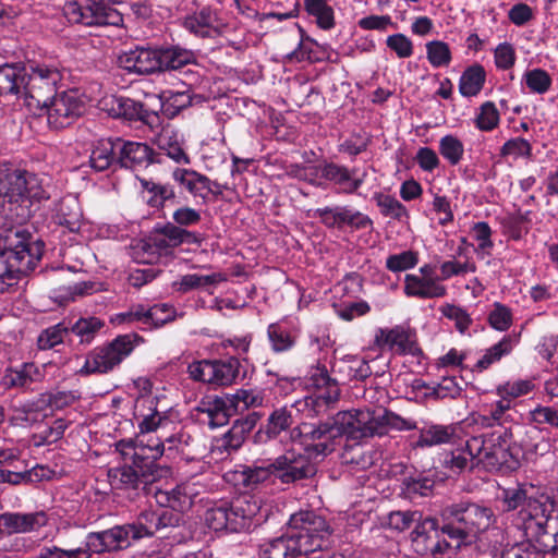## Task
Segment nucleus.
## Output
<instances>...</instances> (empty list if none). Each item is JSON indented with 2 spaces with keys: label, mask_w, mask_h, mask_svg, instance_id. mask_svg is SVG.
Here are the masks:
<instances>
[{
  "label": "nucleus",
  "mask_w": 558,
  "mask_h": 558,
  "mask_svg": "<svg viewBox=\"0 0 558 558\" xmlns=\"http://www.w3.org/2000/svg\"><path fill=\"white\" fill-rule=\"evenodd\" d=\"M116 451L121 454L123 464L108 471L109 483L114 489L124 492H153V483L168 477L171 468L158 463L163 456V444L145 445L137 438L121 439L114 444Z\"/></svg>",
  "instance_id": "f257e3e1"
},
{
  "label": "nucleus",
  "mask_w": 558,
  "mask_h": 558,
  "mask_svg": "<svg viewBox=\"0 0 558 558\" xmlns=\"http://www.w3.org/2000/svg\"><path fill=\"white\" fill-rule=\"evenodd\" d=\"M288 525L296 532L260 544V555L265 558H295L329 548L330 526L325 518L315 511L300 510L291 514Z\"/></svg>",
  "instance_id": "f03ea898"
},
{
  "label": "nucleus",
  "mask_w": 558,
  "mask_h": 558,
  "mask_svg": "<svg viewBox=\"0 0 558 558\" xmlns=\"http://www.w3.org/2000/svg\"><path fill=\"white\" fill-rule=\"evenodd\" d=\"M49 198L36 174L9 163L0 165V217L22 225Z\"/></svg>",
  "instance_id": "7ed1b4c3"
},
{
  "label": "nucleus",
  "mask_w": 558,
  "mask_h": 558,
  "mask_svg": "<svg viewBox=\"0 0 558 558\" xmlns=\"http://www.w3.org/2000/svg\"><path fill=\"white\" fill-rule=\"evenodd\" d=\"M157 518V511H144L140 514L136 523L116 525L105 531L89 533L86 536L84 549L77 548L66 551L56 546L44 547L37 558H49L56 553L60 554L58 558H61V555H66L71 558L80 553H86L92 556L125 549L132 545V542L145 536H151L159 531Z\"/></svg>",
  "instance_id": "20e7f679"
},
{
  "label": "nucleus",
  "mask_w": 558,
  "mask_h": 558,
  "mask_svg": "<svg viewBox=\"0 0 558 558\" xmlns=\"http://www.w3.org/2000/svg\"><path fill=\"white\" fill-rule=\"evenodd\" d=\"M44 248L41 240L20 227L0 233V292L33 270L41 259Z\"/></svg>",
  "instance_id": "39448f33"
},
{
  "label": "nucleus",
  "mask_w": 558,
  "mask_h": 558,
  "mask_svg": "<svg viewBox=\"0 0 558 558\" xmlns=\"http://www.w3.org/2000/svg\"><path fill=\"white\" fill-rule=\"evenodd\" d=\"M296 429L305 444V451L315 457L332 453L343 436L349 440H361L356 410L340 411L327 415L325 420L303 422Z\"/></svg>",
  "instance_id": "423d86ee"
},
{
  "label": "nucleus",
  "mask_w": 558,
  "mask_h": 558,
  "mask_svg": "<svg viewBox=\"0 0 558 558\" xmlns=\"http://www.w3.org/2000/svg\"><path fill=\"white\" fill-rule=\"evenodd\" d=\"M464 450L471 459L477 458L490 472L508 474L521 465V454L513 441V432L500 424L490 432L471 437L466 440Z\"/></svg>",
  "instance_id": "0eeeda50"
},
{
  "label": "nucleus",
  "mask_w": 558,
  "mask_h": 558,
  "mask_svg": "<svg viewBox=\"0 0 558 558\" xmlns=\"http://www.w3.org/2000/svg\"><path fill=\"white\" fill-rule=\"evenodd\" d=\"M495 519L490 507L472 501L452 504L440 511L441 531L454 542V550L471 545L480 533L489 529Z\"/></svg>",
  "instance_id": "6e6552de"
},
{
  "label": "nucleus",
  "mask_w": 558,
  "mask_h": 558,
  "mask_svg": "<svg viewBox=\"0 0 558 558\" xmlns=\"http://www.w3.org/2000/svg\"><path fill=\"white\" fill-rule=\"evenodd\" d=\"M259 510L257 500L244 494L231 500L216 501L207 509L205 522L214 531H250L260 523L257 518Z\"/></svg>",
  "instance_id": "1a4fd4ad"
},
{
  "label": "nucleus",
  "mask_w": 558,
  "mask_h": 558,
  "mask_svg": "<svg viewBox=\"0 0 558 558\" xmlns=\"http://www.w3.org/2000/svg\"><path fill=\"white\" fill-rule=\"evenodd\" d=\"M508 521L529 539L555 535L550 527L551 523L557 522V502L553 496L537 493L524 508L508 517Z\"/></svg>",
  "instance_id": "9d476101"
},
{
  "label": "nucleus",
  "mask_w": 558,
  "mask_h": 558,
  "mask_svg": "<svg viewBox=\"0 0 558 558\" xmlns=\"http://www.w3.org/2000/svg\"><path fill=\"white\" fill-rule=\"evenodd\" d=\"M144 339L136 332L119 335L112 341L98 345L86 355L78 371L82 376L108 374L119 366Z\"/></svg>",
  "instance_id": "9b49d317"
},
{
  "label": "nucleus",
  "mask_w": 558,
  "mask_h": 558,
  "mask_svg": "<svg viewBox=\"0 0 558 558\" xmlns=\"http://www.w3.org/2000/svg\"><path fill=\"white\" fill-rule=\"evenodd\" d=\"M62 73L58 66L47 63H29L26 65L22 98L32 109L43 110L48 101L58 94V85L62 81Z\"/></svg>",
  "instance_id": "f8f14e48"
},
{
  "label": "nucleus",
  "mask_w": 558,
  "mask_h": 558,
  "mask_svg": "<svg viewBox=\"0 0 558 558\" xmlns=\"http://www.w3.org/2000/svg\"><path fill=\"white\" fill-rule=\"evenodd\" d=\"M109 0H68L63 12L70 23L84 26H119L123 15L108 4Z\"/></svg>",
  "instance_id": "ddd939ff"
},
{
  "label": "nucleus",
  "mask_w": 558,
  "mask_h": 558,
  "mask_svg": "<svg viewBox=\"0 0 558 558\" xmlns=\"http://www.w3.org/2000/svg\"><path fill=\"white\" fill-rule=\"evenodd\" d=\"M356 414L361 440L387 435L390 429L399 432L417 429L416 421L404 418L388 409L381 411L356 410Z\"/></svg>",
  "instance_id": "4468645a"
},
{
  "label": "nucleus",
  "mask_w": 558,
  "mask_h": 558,
  "mask_svg": "<svg viewBox=\"0 0 558 558\" xmlns=\"http://www.w3.org/2000/svg\"><path fill=\"white\" fill-rule=\"evenodd\" d=\"M183 90H163L159 95L160 110L165 118L172 120L186 109L203 105L206 97L194 92V86L201 83L202 75L198 71L187 69L183 72Z\"/></svg>",
  "instance_id": "2eb2a0df"
},
{
  "label": "nucleus",
  "mask_w": 558,
  "mask_h": 558,
  "mask_svg": "<svg viewBox=\"0 0 558 558\" xmlns=\"http://www.w3.org/2000/svg\"><path fill=\"white\" fill-rule=\"evenodd\" d=\"M413 550L420 556L436 554L456 553L453 541L448 538L441 531V524L438 519L433 517H422L411 533Z\"/></svg>",
  "instance_id": "dca6fc26"
},
{
  "label": "nucleus",
  "mask_w": 558,
  "mask_h": 558,
  "mask_svg": "<svg viewBox=\"0 0 558 558\" xmlns=\"http://www.w3.org/2000/svg\"><path fill=\"white\" fill-rule=\"evenodd\" d=\"M272 481L282 484H294L296 482L313 477L317 470L312 462L311 454L287 450L271 462Z\"/></svg>",
  "instance_id": "f3484780"
},
{
  "label": "nucleus",
  "mask_w": 558,
  "mask_h": 558,
  "mask_svg": "<svg viewBox=\"0 0 558 558\" xmlns=\"http://www.w3.org/2000/svg\"><path fill=\"white\" fill-rule=\"evenodd\" d=\"M84 108L77 92L71 89L56 94L43 110L46 111L48 125L61 130L74 123L83 114Z\"/></svg>",
  "instance_id": "a211bd4d"
},
{
  "label": "nucleus",
  "mask_w": 558,
  "mask_h": 558,
  "mask_svg": "<svg viewBox=\"0 0 558 558\" xmlns=\"http://www.w3.org/2000/svg\"><path fill=\"white\" fill-rule=\"evenodd\" d=\"M160 154L156 153L147 143L135 142L117 137V170H140L151 163H161Z\"/></svg>",
  "instance_id": "6ab92c4d"
},
{
  "label": "nucleus",
  "mask_w": 558,
  "mask_h": 558,
  "mask_svg": "<svg viewBox=\"0 0 558 558\" xmlns=\"http://www.w3.org/2000/svg\"><path fill=\"white\" fill-rule=\"evenodd\" d=\"M314 217L328 229L342 230L349 227L352 230H364L373 228V220L365 214L350 206H333L317 208Z\"/></svg>",
  "instance_id": "aec40b11"
},
{
  "label": "nucleus",
  "mask_w": 558,
  "mask_h": 558,
  "mask_svg": "<svg viewBox=\"0 0 558 558\" xmlns=\"http://www.w3.org/2000/svg\"><path fill=\"white\" fill-rule=\"evenodd\" d=\"M356 168L349 169L347 166L332 161L320 163V178L337 186L338 192L347 195L357 193L365 181L366 171L361 175H356Z\"/></svg>",
  "instance_id": "412c9836"
},
{
  "label": "nucleus",
  "mask_w": 558,
  "mask_h": 558,
  "mask_svg": "<svg viewBox=\"0 0 558 558\" xmlns=\"http://www.w3.org/2000/svg\"><path fill=\"white\" fill-rule=\"evenodd\" d=\"M118 62L129 73L138 75L158 73V46L136 47L119 56Z\"/></svg>",
  "instance_id": "4be33fe9"
},
{
  "label": "nucleus",
  "mask_w": 558,
  "mask_h": 558,
  "mask_svg": "<svg viewBox=\"0 0 558 558\" xmlns=\"http://www.w3.org/2000/svg\"><path fill=\"white\" fill-rule=\"evenodd\" d=\"M375 343L380 348L388 345L398 354L416 356L422 353L414 335L399 325L391 329L379 328L375 336Z\"/></svg>",
  "instance_id": "5701e85b"
},
{
  "label": "nucleus",
  "mask_w": 558,
  "mask_h": 558,
  "mask_svg": "<svg viewBox=\"0 0 558 558\" xmlns=\"http://www.w3.org/2000/svg\"><path fill=\"white\" fill-rule=\"evenodd\" d=\"M197 65V53L180 45L158 46V73L181 72Z\"/></svg>",
  "instance_id": "b1692460"
},
{
  "label": "nucleus",
  "mask_w": 558,
  "mask_h": 558,
  "mask_svg": "<svg viewBox=\"0 0 558 558\" xmlns=\"http://www.w3.org/2000/svg\"><path fill=\"white\" fill-rule=\"evenodd\" d=\"M197 420L207 424L210 428L226 425L231 415H233L228 398L220 397L204 398L194 409Z\"/></svg>",
  "instance_id": "393cba45"
},
{
  "label": "nucleus",
  "mask_w": 558,
  "mask_h": 558,
  "mask_svg": "<svg viewBox=\"0 0 558 558\" xmlns=\"http://www.w3.org/2000/svg\"><path fill=\"white\" fill-rule=\"evenodd\" d=\"M294 420L291 410L287 407L275 409L268 416L265 424H262L258 430L253 435V441L256 445H264L270 440L280 437L282 433L288 432L293 425Z\"/></svg>",
  "instance_id": "a878e982"
},
{
  "label": "nucleus",
  "mask_w": 558,
  "mask_h": 558,
  "mask_svg": "<svg viewBox=\"0 0 558 558\" xmlns=\"http://www.w3.org/2000/svg\"><path fill=\"white\" fill-rule=\"evenodd\" d=\"M48 523L45 511L36 512H4L0 514V526L9 534L28 533L36 531Z\"/></svg>",
  "instance_id": "bb28decb"
},
{
  "label": "nucleus",
  "mask_w": 558,
  "mask_h": 558,
  "mask_svg": "<svg viewBox=\"0 0 558 558\" xmlns=\"http://www.w3.org/2000/svg\"><path fill=\"white\" fill-rule=\"evenodd\" d=\"M260 417L258 412L252 411L244 417L236 418L231 428L218 439V448L228 453L239 450L247 434L256 426Z\"/></svg>",
  "instance_id": "cd10ccee"
},
{
  "label": "nucleus",
  "mask_w": 558,
  "mask_h": 558,
  "mask_svg": "<svg viewBox=\"0 0 558 558\" xmlns=\"http://www.w3.org/2000/svg\"><path fill=\"white\" fill-rule=\"evenodd\" d=\"M112 111L117 117L129 121H141L150 128L159 123V114L156 111L149 110L141 101L128 97L116 98Z\"/></svg>",
  "instance_id": "c85d7f7f"
},
{
  "label": "nucleus",
  "mask_w": 558,
  "mask_h": 558,
  "mask_svg": "<svg viewBox=\"0 0 558 558\" xmlns=\"http://www.w3.org/2000/svg\"><path fill=\"white\" fill-rule=\"evenodd\" d=\"M56 472L47 465L36 464L28 470L0 469V483L17 485H36L53 478Z\"/></svg>",
  "instance_id": "c756f323"
},
{
  "label": "nucleus",
  "mask_w": 558,
  "mask_h": 558,
  "mask_svg": "<svg viewBox=\"0 0 558 558\" xmlns=\"http://www.w3.org/2000/svg\"><path fill=\"white\" fill-rule=\"evenodd\" d=\"M88 162L96 172L117 171V137L100 138L93 143Z\"/></svg>",
  "instance_id": "7c9ffc66"
},
{
  "label": "nucleus",
  "mask_w": 558,
  "mask_h": 558,
  "mask_svg": "<svg viewBox=\"0 0 558 558\" xmlns=\"http://www.w3.org/2000/svg\"><path fill=\"white\" fill-rule=\"evenodd\" d=\"M245 376L246 368L235 356L226 360H211L210 385L228 386L238 379H244Z\"/></svg>",
  "instance_id": "2f4dec72"
},
{
  "label": "nucleus",
  "mask_w": 558,
  "mask_h": 558,
  "mask_svg": "<svg viewBox=\"0 0 558 558\" xmlns=\"http://www.w3.org/2000/svg\"><path fill=\"white\" fill-rule=\"evenodd\" d=\"M418 437L412 444L413 449L429 448L453 442L456 437V427L452 425H440L426 423L418 427Z\"/></svg>",
  "instance_id": "473e14b6"
},
{
  "label": "nucleus",
  "mask_w": 558,
  "mask_h": 558,
  "mask_svg": "<svg viewBox=\"0 0 558 558\" xmlns=\"http://www.w3.org/2000/svg\"><path fill=\"white\" fill-rule=\"evenodd\" d=\"M404 293L420 299H436L445 296L447 289L438 283V278H422L409 274L404 278Z\"/></svg>",
  "instance_id": "72a5a7b5"
},
{
  "label": "nucleus",
  "mask_w": 558,
  "mask_h": 558,
  "mask_svg": "<svg viewBox=\"0 0 558 558\" xmlns=\"http://www.w3.org/2000/svg\"><path fill=\"white\" fill-rule=\"evenodd\" d=\"M216 22V14L209 8H203L201 11L187 15L183 20V27L195 36L211 38L219 33Z\"/></svg>",
  "instance_id": "f704fd0d"
},
{
  "label": "nucleus",
  "mask_w": 558,
  "mask_h": 558,
  "mask_svg": "<svg viewBox=\"0 0 558 558\" xmlns=\"http://www.w3.org/2000/svg\"><path fill=\"white\" fill-rule=\"evenodd\" d=\"M172 179L194 197L207 201L205 190H209L210 185V179L207 175L193 169L175 168L172 172Z\"/></svg>",
  "instance_id": "c9c22d12"
},
{
  "label": "nucleus",
  "mask_w": 558,
  "mask_h": 558,
  "mask_svg": "<svg viewBox=\"0 0 558 558\" xmlns=\"http://www.w3.org/2000/svg\"><path fill=\"white\" fill-rule=\"evenodd\" d=\"M307 383L315 388L317 392H326L328 400H339L340 388L338 379L332 378L326 365L317 363L308 371Z\"/></svg>",
  "instance_id": "e433bc0d"
},
{
  "label": "nucleus",
  "mask_w": 558,
  "mask_h": 558,
  "mask_svg": "<svg viewBox=\"0 0 558 558\" xmlns=\"http://www.w3.org/2000/svg\"><path fill=\"white\" fill-rule=\"evenodd\" d=\"M156 231L161 235H166L171 250L182 244H194L199 246L204 241V235L202 233L181 228L172 221L163 225H156Z\"/></svg>",
  "instance_id": "4c0bfd02"
},
{
  "label": "nucleus",
  "mask_w": 558,
  "mask_h": 558,
  "mask_svg": "<svg viewBox=\"0 0 558 558\" xmlns=\"http://www.w3.org/2000/svg\"><path fill=\"white\" fill-rule=\"evenodd\" d=\"M331 371L342 375L343 379L360 381L367 379L373 374L368 361L354 355H347L333 364Z\"/></svg>",
  "instance_id": "58836bf2"
},
{
  "label": "nucleus",
  "mask_w": 558,
  "mask_h": 558,
  "mask_svg": "<svg viewBox=\"0 0 558 558\" xmlns=\"http://www.w3.org/2000/svg\"><path fill=\"white\" fill-rule=\"evenodd\" d=\"M82 217V209L75 198L65 197L58 203L54 221L59 226L65 227L71 232H76L81 228Z\"/></svg>",
  "instance_id": "ea45409f"
},
{
  "label": "nucleus",
  "mask_w": 558,
  "mask_h": 558,
  "mask_svg": "<svg viewBox=\"0 0 558 558\" xmlns=\"http://www.w3.org/2000/svg\"><path fill=\"white\" fill-rule=\"evenodd\" d=\"M138 180L143 191L149 194L146 203L150 208L162 209L168 201L179 203L171 184H162L144 178H140Z\"/></svg>",
  "instance_id": "a19ab883"
},
{
  "label": "nucleus",
  "mask_w": 558,
  "mask_h": 558,
  "mask_svg": "<svg viewBox=\"0 0 558 558\" xmlns=\"http://www.w3.org/2000/svg\"><path fill=\"white\" fill-rule=\"evenodd\" d=\"M486 82V71L480 63L468 66L459 80V93L463 97H475L484 87Z\"/></svg>",
  "instance_id": "79ce46f5"
},
{
  "label": "nucleus",
  "mask_w": 558,
  "mask_h": 558,
  "mask_svg": "<svg viewBox=\"0 0 558 558\" xmlns=\"http://www.w3.org/2000/svg\"><path fill=\"white\" fill-rule=\"evenodd\" d=\"M68 326L70 336H76L81 344H89L105 327V322L96 316H88L81 317L74 324Z\"/></svg>",
  "instance_id": "37998d69"
},
{
  "label": "nucleus",
  "mask_w": 558,
  "mask_h": 558,
  "mask_svg": "<svg viewBox=\"0 0 558 558\" xmlns=\"http://www.w3.org/2000/svg\"><path fill=\"white\" fill-rule=\"evenodd\" d=\"M304 10L320 29L329 31L335 26V12L327 0H304Z\"/></svg>",
  "instance_id": "c03bdc74"
},
{
  "label": "nucleus",
  "mask_w": 558,
  "mask_h": 558,
  "mask_svg": "<svg viewBox=\"0 0 558 558\" xmlns=\"http://www.w3.org/2000/svg\"><path fill=\"white\" fill-rule=\"evenodd\" d=\"M158 147L177 163H191V158L182 147L177 133L163 131L158 137Z\"/></svg>",
  "instance_id": "a18cd8bd"
},
{
  "label": "nucleus",
  "mask_w": 558,
  "mask_h": 558,
  "mask_svg": "<svg viewBox=\"0 0 558 558\" xmlns=\"http://www.w3.org/2000/svg\"><path fill=\"white\" fill-rule=\"evenodd\" d=\"M46 407L41 397L36 400L26 401L15 408V420L24 423L25 425H34L43 422L48 414L45 413Z\"/></svg>",
  "instance_id": "49530a36"
},
{
  "label": "nucleus",
  "mask_w": 558,
  "mask_h": 558,
  "mask_svg": "<svg viewBox=\"0 0 558 558\" xmlns=\"http://www.w3.org/2000/svg\"><path fill=\"white\" fill-rule=\"evenodd\" d=\"M227 277L221 272H214L211 275H197V274H189L181 277L179 282L174 284L178 286V291L181 293H186L189 291L214 286L219 282L226 281Z\"/></svg>",
  "instance_id": "de8ad7c7"
},
{
  "label": "nucleus",
  "mask_w": 558,
  "mask_h": 558,
  "mask_svg": "<svg viewBox=\"0 0 558 558\" xmlns=\"http://www.w3.org/2000/svg\"><path fill=\"white\" fill-rule=\"evenodd\" d=\"M550 444L545 439L543 430L536 426L525 428L524 436L519 442L518 449L543 456L549 451Z\"/></svg>",
  "instance_id": "09e8293b"
},
{
  "label": "nucleus",
  "mask_w": 558,
  "mask_h": 558,
  "mask_svg": "<svg viewBox=\"0 0 558 558\" xmlns=\"http://www.w3.org/2000/svg\"><path fill=\"white\" fill-rule=\"evenodd\" d=\"M39 375V369L34 363H23L20 367L9 368L5 379L10 387L27 388Z\"/></svg>",
  "instance_id": "8fccbe9b"
},
{
  "label": "nucleus",
  "mask_w": 558,
  "mask_h": 558,
  "mask_svg": "<svg viewBox=\"0 0 558 558\" xmlns=\"http://www.w3.org/2000/svg\"><path fill=\"white\" fill-rule=\"evenodd\" d=\"M512 348V339L505 336L498 343L486 350L482 359L474 365L473 371L481 373L487 369L492 364L500 361L502 356L508 355Z\"/></svg>",
  "instance_id": "3c124183"
},
{
  "label": "nucleus",
  "mask_w": 558,
  "mask_h": 558,
  "mask_svg": "<svg viewBox=\"0 0 558 558\" xmlns=\"http://www.w3.org/2000/svg\"><path fill=\"white\" fill-rule=\"evenodd\" d=\"M270 478H272L271 462L263 465L245 466L238 472L239 483L251 489Z\"/></svg>",
  "instance_id": "603ef678"
},
{
  "label": "nucleus",
  "mask_w": 558,
  "mask_h": 558,
  "mask_svg": "<svg viewBox=\"0 0 558 558\" xmlns=\"http://www.w3.org/2000/svg\"><path fill=\"white\" fill-rule=\"evenodd\" d=\"M374 201L384 217H389L398 221H402L403 218H409L407 207L392 195L375 193Z\"/></svg>",
  "instance_id": "864d4df0"
},
{
  "label": "nucleus",
  "mask_w": 558,
  "mask_h": 558,
  "mask_svg": "<svg viewBox=\"0 0 558 558\" xmlns=\"http://www.w3.org/2000/svg\"><path fill=\"white\" fill-rule=\"evenodd\" d=\"M532 496L533 495L527 494V490L523 486L504 489L501 502L507 518L511 517L513 512L524 508L527 505V501L532 499Z\"/></svg>",
  "instance_id": "5fc2aeb1"
},
{
  "label": "nucleus",
  "mask_w": 558,
  "mask_h": 558,
  "mask_svg": "<svg viewBox=\"0 0 558 558\" xmlns=\"http://www.w3.org/2000/svg\"><path fill=\"white\" fill-rule=\"evenodd\" d=\"M267 336L271 349L277 353L289 351L295 344V337L279 323H272L268 326Z\"/></svg>",
  "instance_id": "6e6d98bb"
},
{
  "label": "nucleus",
  "mask_w": 558,
  "mask_h": 558,
  "mask_svg": "<svg viewBox=\"0 0 558 558\" xmlns=\"http://www.w3.org/2000/svg\"><path fill=\"white\" fill-rule=\"evenodd\" d=\"M68 337H70L69 326L62 322L43 330L37 338V345L40 350H50Z\"/></svg>",
  "instance_id": "4d7b16f0"
},
{
  "label": "nucleus",
  "mask_w": 558,
  "mask_h": 558,
  "mask_svg": "<svg viewBox=\"0 0 558 558\" xmlns=\"http://www.w3.org/2000/svg\"><path fill=\"white\" fill-rule=\"evenodd\" d=\"M522 81L531 93L538 95L547 93L553 84L549 73L541 68L525 71Z\"/></svg>",
  "instance_id": "13d9d810"
},
{
  "label": "nucleus",
  "mask_w": 558,
  "mask_h": 558,
  "mask_svg": "<svg viewBox=\"0 0 558 558\" xmlns=\"http://www.w3.org/2000/svg\"><path fill=\"white\" fill-rule=\"evenodd\" d=\"M426 58L432 66H448L452 60L450 47L442 40H432L426 45Z\"/></svg>",
  "instance_id": "bf43d9fd"
},
{
  "label": "nucleus",
  "mask_w": 558,
  "mask_h": 558,
  "mask_svg": "<svg viewBox=\"0 0 558 558\" xmlns=\"http://www.w3.org/2000/svg\"><path fill=\"white\" fill-rule=\"evenodd\" d=\"M439 153L451 166H457L463 158L464 145L457 136L448 134L439 141Z\"/></svg>",
  "instance_id": "052dcab7"
},
{
  "label": "nucleus",
  "mask_w": 558,
  "mask_h": 558,
  "mask_svg": "<svg viewBox=\"0 0 558 558\" xmlns=\"http://www.w3.org/2000/svg\"><path fill=\"white\" fill-rule=\"evenodd\" d=\"M68 427L69 423L64 418L54 420L52 425L33 435L34 445L40 447L57 442L63 437Z\"/></svg>",
  "instance_id": "680f3d73"
},
{
  "label": "nucleus",
  "mask_w": 558,
  "mask_h": 558,
  "mask_svg": "<svg viewBox=\"0 0 558 558\" xmlns=\"http://www.w3.org/2000/svg\"><path fill=\"white\" fill-rule=\"evenodd\" d=\"M435 485L434 480L422 473L405 476L402 480L403 492L409 496H427Z\"/></svg>",
  "instance_id": "e2e57ef3"
},
{
  "label": "nucleus",
  "mask_w": 558,
  "mask_h": 558,
  "mask_svg": "<svg viewBox=\"0 0 558 558\" xmlns=\"http://www.w3.org/2000/svg\"><path fill=\"white\" fill-rule=\"evenodd\" d=\"M500 121V114L493 101H485L480 107L475 118V126L483 132H490L496 129Z\"/></svg>",
  "instance_id": "0e129e2a"
},
{
  "label": "nucleus",
  "mask_w": 558,
  "mask_h": 558,
  "mask_svg": "<svg viewBox=\"0 0 558 558\" xmlns=\"http://www.w3.org/2000/svg\"><path fill=\"white\" fill-rule=\"evenodd\" d=\"M423 513L421 511L414 510H405V511H391L387 518V525L395 531L403 532L409 530L412 524L415 525L422 519Z\"/></svg>",
  "instance_id": "69168bd1"
},
{
  "label": "nucleus",
  "mask_w": 558,
  "mask_h": 558,
  "mask_svg": "<svg viewBox=\"0 0 558 558\" xmlns=\"http://www.w3.org/2000/svg\"><path fill=\"white\" fill-rule=\"evenodd\" d=\"M174 308L168 304H155L146 307V328L153 329L161 327L174 319Z\"/></svg>",
  "instance_id": "338daca9"
},
{
  "label": "nucleus",
  "mask_w": 558,
  "mask_h": 558,
  "mask_svg": "<svg viewBox=\"0 0 558 558\" xmlns=\"http://www.w3.org/2000/svg\"><path fill=\"white\" fill-rule=\"evenodd\" d=\"M417 264L418 253L411 250L391 254L386 259V268L391 272L405 271L414 268Z\"/></svg>",
  "instance_id": "774afa93"
}]
</instances>
